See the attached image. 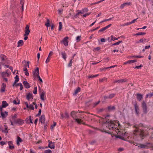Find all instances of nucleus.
<instances>
[{
  "label": "nucleus",
  "mask_w": 153,
  "mask_h": 153,
  "mask_svg": "<svg viewBox=\"0 0 153 153\" xmlns=\"http://www.w3.org/2000/svg\"><path fill=\"white\" fill-rule=\"evenodd\" d=\"M26 120H27V123L29 124L30 123H33V122L31 120V116L29 117V119H27Z\"/></svg>",
  "instance_id": "cd10ccee"
},
{
  "label": "nucleus",
  "mask_w": 153,
  "mask_h": 153,
  "mask_svg": "<svg viewBox=\"0 0 153 153\" xmlns=\"http://www.w3.org/2000/svg\"><path fill=\"white\" fill-rule=\"evenodd\" d=\"M8 105V104L5 101H3L2 102L1 106L4 108H5Z\"/></svg>",
  "instance_id": "6ab92c4d"
},
{
  "label": "nucleus",
  "mask_w": 153,
  "mask_h": 153,
  "mask_svg": "<svg viewBox=\"0 0 153 153\" xmlns=\"http://www.w3.org/2000/svg\"><path fill=\"white\" fill-rule=\"evenodd\" d=\"M13 103L14 104H20V101H19V100H18V102H17L16 101V100H14L13 101Z\"/></svg>",
  "instance_id": "864d4df0"
},
{
  "label": "nucleus",
  "mask_w": 153,
  "mask_h": 153,
  "mask_svg": "<svg viewBox=\"0 0 153 153\" xmlns=\"http://www.w3.org/2000/svg\"><path fill=\"white\" fill-rule=\"evenodd\" d=\"M20 3L22 5L21 7L22 8V11L23 12L24 10V0H20Z\"/></svg>",
  "instance_id": "7c9ffc66"
},
{
  "label": "nucleus",
  "mask_w": 153,
  "mask_h": 153,
  "mask_svg": "<svg viewBox=\"0 0 153 153\" xmlns=\"http://www.w3.org/2000/svg\"><path fill=\"white\" fill-rule=\"evenodd\" d=\"M79 13L78 12L73 16V19H76L78 16Z\"/></svg>",
  "instance_id": "e2e57ef3"
},
{
  "label": "nucleus",
  "mask_w": 153,
  "mask_h": 153,
  "mask_svg": "<svg viewBox=\"0 0 153 153\" xmlns=\"http://www.w3.org/2000/svg\"><path fill=\"white\" fill-rule=\"evenodd\" d=\"M0 57L1 58L2 61H4L5 60V59L6 58V56L3 54H1L0 56Z\"/></svg>",
  "instance_id": "bb28decb"
},
{
  "label": "nucleus",
  "mask_w": 153,
  "mask_h": 153,
  "mask_svg": "<svg viewBox=\"0 0 153 153\" xmlns=\"http://www.w3.org/2000/svg\"><path fill=\"white\" fill-rule=\"evenodd\" d=\"M33 96L32 94L28 93L27 96L26 98L28 100H30V99L33 98Z\"/></svg>",
  "instance_id": "f3484780"
},
{
  "label": "nucleus",
  "mask_w": 153,
  "mask_h": 153,
  "mask_svg": "<svg viewBox=\"0 0 153 153\" xmlns=\"http://www.w3.org/2000/svg\"><path fill=\"white\" fill-rule=\"evenodd\" d=\"M8 70H7L6 72H3L1 73V75L3 77L7 76H8L9 75V74L7 73V71Z\"/></svg>",
  "instance_id": "a878e982"
},
{
  "label": "nucleus",
  "mask_w": 153,
  "mask_h": 153,
  "mask_svg": "<svg viewBox=\"0 0 153 153\" xmlns=\"http://www.w3.org/2000/svg\"><path fill=\"white\" fill-rule=\"evenodd\" d=\"M1 114L2 119H4L7 116H6V115L3 112H1Z\"/></svg>",
  "instance_id": "58836bf2"
},
{
  "label": "nucleus",
  "mask_w": 153,
  "mask_h": 153,
  "mask_svg": "<svg viewBox=\"0 0 153 153\" xmlns=\"http://www.w3.org/2000/svg\"><path fill=\"white\" fill-rule=\"evenodd\" d=\"M7 142H4V141H1L0 142V144L2 146H3L4 145L6 144Z\"/></svg>",
  "instance_id": "6e6d98bb"
},
{
  "label": "nucleus",
  "mask_w": 153,
  "mask_h": 153,
  "mask_svg": "<svg viewBox=\"0 0 153 153\" xmlns=\"http://www.w3.org/2000/svg\"><path fill=\"white\" fill-rule=\"evenodd\" d=\"M143 65H140L139 66H136L134 67V68H137V69H140L141 67H143Z\"/></svg>",
  "instance_id": "bf43d9fd"
},
{
  "label": "nucleus",
  "mask_w": 153,
  "mask_h": 153,
  "mask_svg": "<svg viewBox=\"0 0 153 153\" xmlns=\"http://www.w3.org/2000/svg\"><path fill=\"white\" fill-rule=\"evenodd\" d=\"M23 83L26 88H28L30 87V84L27 82L24 81L23 82Z\"/></svg>",
  "instance_id": "dca6fc26"
},
{
  "label": "nucleus",
  "mask_w": 153,
  "mask_h": 153,
  "mask_svg": "<svg viewBox=\"0 0 153 153\" xmlns=\"http://www.w3.org/2000/svg\"><path fill=\"white\" fill-rule=\"evenodd\" d=\"M141 127L143 128H149V126L144 125L142 123H140L139 125H137V126H134V127L136 128L135 130L134 131L133 134L135 136L139 135L141 140H143L147 135H146L144 133V131L143 130H140L137 127Z\"/></svg>",
  "instance_id": "f257e3e1"
},
{
  "label": "nucleus",
  "mask_w": 153,
  "mask_h": 153,
  "mask_svg": "<svg viewBox=\"0 0 153 153\" xmlns=\"http://www.w3.org/2000/svg\"><path fill=\"white\" fill-rule=\"evenodd\" d=\"M17 114H15L13 116H12V120L14 122L16 120V118L17 117Z\"/></svg>",
  "instance_id": "a19ab883"
},
{
  "label": "nucleus",
  "mask_w": 153,
  "mask_h": 153,
  "mask_svg": "<svg viewBox=\"0 0 153 153\" xmlns=\"http://www.w3.org/2000/svg\"><path fill=\"white\" fill-rule=\"evenodd\" d=\"M37 77L38 78V79L39 80L40 82L41 83H42L43 81L42 79L40 78V76H39V75Z\"/></svg>",
  "instance_id": "69168bd1"
},
{
  "label": "nucleus",
  "mask_w": 153,
  "mask_h": 153,
  "mask_svg": "<svg viewBox=\"0 0 153 153\" xmlns=\"http://www.w3.org/2000/svg\"><path fill=\"white\" fill-rule=\"evenodd\" d=\"M81 36H78L76 37V39L77 42H79L80 40Z\"/></svg>",
  "instance_id": "052dcab7"
},
{
  "label": "nucleus",
  "mask_w": 153,
  "mask_h": 153,
  "mask_svg": "<svg viewBox=\"0 0 153 153\" xmlns=\"http://www.w3.org/2000/svg\"><path fill=\"white\" fill-rule=\"evenodd\" d=\"M137 61L136 60L134 59L133 60H128V62L129 64H131L132 63L136 62Z\"/></svg>",
  "instance_id": "3c124183"
},
{
  "label": "nucleus",
  "mask_w": 153,
  "mask_h": 153,
  "mask_svg": "<svg viewBox=\"0 0 153 153\" xmlns=\"http://www.w3.org/2000/svg\"><path fill=\"white\" fill-rule=\"evenodd\" d=\"M45 94V92L43 91L42 92L41 94H40V99L44 101L45 100L44 96Z\"/></svg>",
  "instance_id": "aec40b11"
},
{
  "label": "nucleus",
  "mask_w": 153,
  "mask_h": 153,
  "mask_svg": "<svg viewBox=\"0 0 153 153\" xmlns=\"http://www.w3.org/2000/svg\"><path fill=\"white\" fill-rule=\"evenodd\" d=\"M128 81V79H119L118 80H116L114 81L113 83H115L117 82L120 83H123V82H126Z\"/></svg>",
  "instance_id": "9d476101"
},
{
  "label": "nucleus",
  "mask_w": 153,
  "mask_h": 153,
  "mask_svg": "<svg viewBox=\"0 0 153 153\" xmlns=\"http://www.w3.org/2000/svg\"><path fill=\"white\" fill-rule=\"evenodd\" d=\"M115 95V94H110L108 96L109 97V99H112V98H113Z\"/></svg>",
  "instance_id": "79ce46f5"
},
{
  "label": "nucleus",
  "mask_w": 153,
  "mask_h": 153,
  "mask_svg": "<svg viewBox=\"0 0 153 153\" xmlns=\"http://www.w3.org/2000/svg\"><path fill=\"white\" fill-rule=\"evenodd\" d=\"M107 69H108V67L104 68H100V70L101 71H105Z\"/></svg>",
  "instance_id": "680f3d73"
},
{
  "label": "nucleus",
  "mask_w": 153,
  "mask_h": 153,
  "mask_svg": "<svg viewBox=\"0 0 153 153\" xmlns=\"http://www.w3.org/2000/svg\"><path fill=\"white\" fill-rule=\"evenodd\" d=\"M134 107L135 113L136 114L138 115L139 113V108L138 105H137V103L136 102L135 104H134Z\"/></svg>",
  "instance_id": "1a4fd4ad"
},
{
  "label": "nucleus",
  "mask_w": 153,
  "mask_h": 153,
  "mask_svg": "<svg viewBox=\"0 0 153 153\" xmlns=\"http://www.w3.org/2000/svg\"><path fill=\"white\" fill-rule=\"evenodd\" d=\"M114 136L117 138H119L123 140H126V139H125L123 137L121 136L120 135H114Z\"/></svg>",
  "instance_id": "5701e85b"
},
{
  "label": "nucleus",
  "mask_w": 153,
  "mask_h": 153,
  "mask_svg": "<svg viewBox=\"0 0 153 153\" xmlns=\"http://www.w3.org/2000/svg\"><path fill=\"white\" fill-rule=\"evenodd\" d=\"M62 28V24L61 22H59V30L60 31Z\"/></svg>",
  "instance_id": "e433bc0d"
},
{
  "label": "nucleus",
  "mask_w": 153,
  "mask_h": 153,
  "mask_svg": "<svg viewBox=\"0 0 153 153\" xmlns=\"http://www.w3.org/2000/svg\"><path fill=\"white\" fill-rule=\"evenodd\" d=\"M56 122H53V125H52L51 126V128L52 129H53V127L56 126Z\"/></svg>",
  "instance_id": "0e129e2a"
},
{
  "label": "nucleus",
  "mask_w": 153,
  "mask_h": 153,
  "mask_svg": "<svg viewBox=\"0 0 153 153\" xmlns=\"http://www.w3.org/2000/svg\"><path fill=\"white\" fill-rule=\"evenodd\" d=\"M6 87V84L4 83H3L1 86V88L0 91L1 93H3L5 91V89Z\"/></svg>",
  "instance_id": "2eb2a0df"
},
{
  "label": "nucleus",
  "mask_w": 153,
  "mask_h": 153,
  "mask_svg": "<svg viewBox=\"0 0 153 153\" xmlns=\"http://www.w3.org/2000/svg\"><path fill=\"white\" fill-rule=\"evenodd\" d=\"M61 53L62 57L65 60H66L67 58L66 54L65 53V52H61Z\"/></svg>",
  "instance_id": "393cba45"
},
{
  "label": "nucleus",
  "mask_w": 153,
  "mask_h": 153,
  "mask_svg": "<svg viewBox=\"0 0 153 153\" xmlns=\"http://www.w3.org/2000/svg\"><path fill=\"white\" fill-rule=\"evenodd\" d=\"M45 120V115H42L39 119V121L42 123H44Z\"/></svg>",
  "instance_id": "f8f14e48"
},
{
  "label": "nucleus",
  "mask_w": 153,
  "mask_h": 153,
  "mask_svg": "<svg viewBox=\"0 0 153 153\" xmlns=\"http://www.w3.org/2000/svg\"><path fill=\"white\" fill-rule=\"evenodd\" d=\"M104 110L105 111V108H101L99 109L98 110V112L100 113L103 112Z\"/></svg>",
  "instance_id": "a18cd8bd"
},
{
  "label": "nucleus",
  "mask_w": 153,
  "mask_h": 153,
  "mask_svg": "<svg viewBox=\"0 0 153 153\" xmlns=\"http://www.w3.org/2000/svg\"><path fill=\"white\" fill-rule=\"evenodd\" d=\"M22 141V139L19 137H17V144L18 145H19V143L20 142H21Z\"/></svg>",
  "instance_id": "c756f323"
},
{
  "label": "nucleus",
  "mask_w": 153,
  "mask_h": 153,
  "mask_svg": "<svg viewBox=\"0 0 153 153\" xmlns=\"http://www.w3.org/2000/svg\"><path fill=\"white\" fill-rule=\"evenodd\" d=\"M75 120L76 122L79 124H81L82 122H83V120L80 119L76 118L75 119Z\"/></svg>",
  "instance_id": "4be33fe9"
},
{
  "label": "nucleus",
  "mask_w": 153,
  "mask_h": 153,
  "mask_svg": "<svg viewBox=\"0 0 153 153\" xmlns=\"http://www.w3.org/2000/svg\"><path fill=\"white\" fill-rule=\"evenodd\" d=\"M138 147H140L143 148H146L147 147V146L146 145H144L143 144H139L136 145Z\"/></svg>",
  "instance_id": "412c9836"
},
{
  "label": "nucleus",
  "mask_w": 153,
  "mask_h": 153,
  "mask_svg": "<svg viewBox=\"0 0 153 153\" xmlns=\"http://www.w3.org/2000/svg\"><path fill=\"white\" fill-rule=\"evenodd\" d=\"M41 112H42L41 109H39V111L38 113L36 115V116L38 117V116H40L41 114Z\"/></svg>",
  "instance_id": "5fc2aeb1"
},
{
  "label": "nucleus",
  "mask_w": 153,
  "mask_h": 153,
  "mask_svg": "<svg viewBox=\"0 0 153 153\" xmlns=\"http://www.w3.org/2000/svg\"><path fill=\"white\" fill-rule=\"evenodd\" d=\"M81 88L79 87H78L75 90L74 92V94L76 95L77 94L78 92L80 91Z\"/></svg>",
  "instance_id": "c85d7f7f"
},
{
  "label": "nucleus",
  "mask_w": 153,
  "mask_h": 153,
  "mask_svg": "<svg viewBox=\"0 0 153 153\" xmlns=\"http://www.w3.org/2000/svg\"><path fill=\"white\" fill-rule=\"evenodd\" d=\"M15 81H16V82H18L19 80V76L17 75H16V76L15 77Z\"/></svg>",
  "instance_id": "c03bdc74"
},
{
  "label": "nucleus",
  "mask_w": 153,
  "mask_h": 153,
  "mask_svg": "<svg viewBox=\"0 0 153 153\" xmlns=\"http://www.w3.org/2000/svg\"><path fill=\"white\" fill-rule=\"evenodd\" d=\"M106 29H105V28L104 27L102 28L98 31V33L103 32Z\"/></svg>",
  "instance_id": "13d9d810"
},
{
  "label": "nucleus",
  "mask_w": 153,
  "mask_h": 153,
  "mask_svg": "<svg viewBox=\"0 0 153 153\" xmlns=\"http://www.w3.org/2000/svg\"><path fill=\"white\" fill-rule=\"evenodd\" d=\"M107 80V78L105 77H104L102 79H100L99 80V81L100 82H102L104 81H106Z\"/></svg>",
  "instance_id": "37998d69"
},
{
  "label": "nucleus",
  "mask_w": 153,
  "mask_h": 153,
  "mask_svg": "<svg viewBox=\"0 0 153 153\" xmlns=\"http://www.w3.org/2000/svg\"><path fill=\"white\" fill-rule=\"evenodd\" d=\"M73 59V57H72L71 59L70 60L69 63L68 64V66L69 67H71L72 65V61Z\"/></svg>",
  "instance_id": "c9c22d12"
},
{
  "label": "nucleus",
  "mask_w": 153,
  "mask_h": 153,
  "mask_svg": "<svg viewBox=\"0 0 153 153\" xmlns=\"http://www.w3.org/2000/svg\"><path fill=\"white\" fill-rule=\"evenodd\" d=\"M25 32L24 35H28L30 32V30L29 29V25H26L25 28Z\"/></svg>",
  "instance_id": "0eeeda50"
},
{
  "label": "nucleus",
  "mask_w": 153,
  "mask_h": 153,
  "mask_svg": "<svg viewBox=\"0 0 153 153\" xmlns=\"http://www.w3.org/2000/svg\"><path fill=\"white\" fill-rule=\"evenodd\" d=\"M68 37L66 36L61 41V42L63 43L65 46H67L68 45Z\"/></svg>",
  "instance_id": "423d86ee"
},
{
  "label": "nucleus",
  "mask_w": 153,
  "mask_h": 153,
  "mask_svg": "<svg viewBox=\"0 0 153 153\" xmlns=\"http://www.w3.org/2000/svg\"><path fill=\"white\" fill-rule=\"evenodd\" d=\"M111 40H113V41L118 40L120 38V37H118V38L113 37V35H112L111 36Z\"/></svg>",
  "instance_id": "49530a36"
},
{
  "label": "nucleus",
  "mask_w": 153,
  "mask_h": 153,
  "mask_svg": "<svg viewBox=\"0 0 153 153\" xmlns=\"http://www.w3.org/2000/svg\"><path fill=\"white\" fill-rule=\"evenodd\" d=\"M99 76V74H96L95 75H89L88 76V78H93L96 77H97Z\"/></svg>",
  "instance_id": "4c0bfd02"
},
{
  "label": "nucleus",
  "mask_w": 153,
  "mask_h": 153,
  "mask_svg": "<svg viewBox=\"0 0 153 153\" xmlns=\"http://www.w3.org/2000/svg\"><path fill=\"white\" fill-rule=\"evenodd\" d=\"M152 96H153V93H149L146 95V98L148 97L150 98Z\"/></svg>",
  "instance_id": "72a5a7b5"
},
{
  "label": "nucleus",
  "mask_w": 153,
  "mask_h": 153,
  "mask_svg": "<svg viewBox=\"0 0 153 153\" xmlns=\"http://www.w3.org/2000/svg\"><path fill=\"white\" fill-rule=\"evenodd\" d=\"M24 44L23 41L22 40H21L19 41L18 42V45H17L18 47H19L20 46H21L23 45Z\"/></svg>",
  "instance_id": "b1692460"
},
{
  "label": "nucleus",
  "mask_w": 153,
  "mask_h": 153,
  "mask_svg": "<svg viewBox=\"0 0 153 153\" xmlns=\"http://www.w3.org/2000/svg\"><path fill=\"white\" fill-rule=\"evenodd\" d=\"M145 42V41L144 40V39H141L140 40H139L138 41L136 42V43H139L140 42Z\"/></svg>",
  "instance_id": "09e8293b"
},
{
  "label": "nucleus",
  "mask_w": 153,
  "mask_h": 153,
  "mask_svg": "<svg viewBox=\"0 0 153 153\" xmlns=\"http://www.w3.org/2000/svg\"><path fill=\"white\" fill-rule=\"evenodd\" d=\"M100 26H99L94 29H92L91 30V31L92 32V31H94L95 30H96L98 29L99 28H100Z\"/></svg>",
  "instance_id": "774afa93"
},
{
  "label": "nucleus",
  "mask_w": 153,
  "mask_h": 153,
  "mask_svg": "<svg viewBox=\"0 0 153 153\" xmlns=\"http://www.w3.org/2000/svg\"><path fill=\"white\" fill-rule=\"evenodd\" d=\"M33 76L35 79L39 75V68L38 67L36 68L33 72Z\"/></svg>",
  "instance_id": "7ed1b4c3"
},
{
  "label": "nucleus",
  "mask_w": 153,
  "mask_h": 153,
  "mask_svg": "<svg viewBox=\"0 0 153 153\" xmlns=\"http://www.w3.org/2000/svg\"><path fill=\"white\" fill-rule=\"evenodd\" d=\"M122 43V41H118L117 42L115 43L112 45V46H113L114 45H119L120 43Z\"/></svg>",
  "instance_id": "ea45409f"
},
{
  "label": "nucleus",
  "mask_w": 153,
  "mask_h": 153,
  "mask_svg": "<svg viewBox=\"0 0 153 153\" xmlns=\"http://www.w3.org/2000/svg\"><path fill=\"white\" fill-rule=\"evenodd\" d=\"M48 142L49 143L48 146L45 147V149L48 148V147L50 148L51 149H54L55 148L54 143L53 142L51 141L48 140Z\"/></svg>",
  "instance_id": "20e7f679"
},
{
  "label": "nucleus",
  "mask_w": 153,
  "mask_h": 153,
  "mask_svg": "<svg viewBox=\"0 0 153 153\" xmlns=\"http://www.w3.org/2000/svg\"><path fill=\"white\" fill-rule=\"evenodd\" d=\"M14 123L19 125H22L24 123V120L20 119H18L16 120Z\"/></svg>",
  "instance_id": "9b49d317"
},
{
  "label": "nucleus",
  "mask_w": 153,
  "mask_h": 153,
  "mask_svg": "<svg viewBox=\"0 0 153 153\" xmlns=\"http://www.w3.org/2000/svg\"><path fill=\"white\" fill-rule=\"evenodd\" d=\"M22 62L23 64H25L24 65V67L26 68L27 67L28 68H29V62L28 61L24 60L22 61Z\"/></svg>",
  "instance_id": "a211bd4d"
},
{
  "label": "nucleus",
  "mask_w": 153,
  "mask_h": 153,
  "mask_svg": "<svg viewBox=\"0 0 153 153\" xmlns=\"http://www.w3.org/2000/svg\"><path fill=\"white\" fill-rule=\"evenodd\" d=\"M77 113V112L75 111H72L71 114V116L75 120L77 117L76 114Z\"/></svg>",
  "instance_id": "ddd939ff"
},
{
  "label": "nucleus",
  "mask_w": 153,
  "mask_h": 153,
  "mask_svg": "<svg viewBox=\"0 0 153 153\" xmlns=\"http://www.w3.org/2000/svg\"><path fill=\"white\" fill-rule=\"evenodd\" d=\"M44 153H52V151L50 149L45 150Z\"/></svg>",
  "instance_id": "4d7b16f0"
},
{
  "label": "nucleus",
  "mask_w": 153,
  "mask_h": 153,
  "mask_svg": "<svg viewBox=\"0 0 153 153\" xmlns=\"http://www.w3.org/2000/svg\"><path fill=\"white\" fill-rule=\"evenodd\" d=\"M146 33L144 32H139L136 34H134V36H139L141 35H144L146 34Z\"/></svg>",
  "instance_id": "f704fd0d"
},
{
  "label": "nucleus",
  "mask_w": 153,
  "mask_h": 153,
  "mask_svg": "<svg viewBox=\"0 0 153 153\" xmlns=\"http://www.w3.org/2000/svg\"><path fill=\"white\" fill-rule=\"evenodd\" d=\"M100 130L102 132H105L106 133H107L108 134H112V133L110 132H108L107 131V130H105L104 129H100Z\"/></svg>",
  "instance_id": "473e14b6"
},
{
  "label": "nucleus",
  "mask_w": 153,
  "mask_h": 153,
  "mask_svg": "<svg viewBox=\"0 0 153 153\" xmlns=\"http://www.w3.org/2000/svg\"><path fill=\"white\" fill-rule=\"evenodd\" d=\"M9 148L10 149H12L14 148V146L13 145H10L9 146Z\"/></svg>",
  "instance_id": "338daca9"
},
{
  "label": "nucleus",
  "mask_w": 153,
  "mask_h": 153,
  "mask_svg": "<svg viewBox=\"0 0 153 153\" xmlns=\"http://www.w3.org/2000/svg\"><path fill=\"white\" fill-rule=\"evenodd\" d=\"M113 122H111L110 123L108 124V128L110 130L114 129V126L115 124L114 123V121H113Z\"/></svg>",
  "instance_id": "6e6552de"
},
{
  "label": "nucleus",
  "mask_w": 153,
  "mask_h": 153,
  "mask_svg": "<svg viewBox=\"0 0 153 153\" xmlns=\"http://www.w3.org/2000/svg\"><path fill=\"white\" fill-rule=\"evenodd\" d=\"M29 109H30L32 110H33L34 109V108L33 105L30 104L29 105Z\"/></svg>",
  "instance_id": "8fccbe9b"
},
{
  "label": "nucleus",
  "mask_w": 153,
  "mask_h": 153,
  "mask_svg": "<svg viewBox=\"0 0 153 153\" xmlns=\"http://www.w3.org/2000/svg\"><path fill=\"white\" fill-rule=\"evenodd\" d=\"M4 126L5 130H4L2 131V132L5 133H7L8 132V130H7V126L6 125H5Z\"/></svg>",
  "instance_id": "2f4dec72"
},
{
  "label": "nucleus",
  "mask_w": 153,
  "mask_h": 153,
  "mask_svg": "<svg viewBox=\"0 0 153 153\" xmlns=\"http://www.w3.org/2000/svg\"><path fill=\"white\" fill-rule=\"evenodd\" d=\"M100 102V100H99L98 102H96L93 104V107H94L96 106L97 105H98Z\"/></svg>",
  "instance_id": "de8ad7c7"
},
{
  "label": "nucleus",
  "mask_w": 153,
  "mask_h": 153,
  "mask_svg": "<svg viewBox=\"0 0 153 153\" xmlns=\"http://www.w3.org/2000/svg\"><path fill=\"white\" fill-rule=\"evenodd\" d=\"M141 106L143 109V113L144 114H147V106L145 101H143L142 102Z\"/></svg>",
  "instance_id": "f03ea898"
},
{
  "label": "nucleus",
  "mask_w": 153,
  "mask_h": 153,
  "mask_svg": "<svg viewBox=\"0 0 153 153\" xmlns=\"http://www.w3.org/2000/svg\"><path fill=\"white\" fill-rule=\"evenodd\" d=\"M138 100L140 101L143 98V95L141 94L137 93L136 94Z\"/></svg>",
  "instance_id": "4468645a"
},
{
  "label": "nucleus",
  "mask_w": 153,
  "mask_h": 153,
  "mask_svg": "<svg viewBox=\"0 0 153 153\" xmlns=\"http://www.w3.org/2000/svg\"><path fill=\"white\" fill-rule=\"evenodd\" d=\"M115 107L114 106H112L111 105L105 108V111L106 112H110L115 110Z\"/></svg>",
  "instance_id": "39448f33"
},
{
  "label": "nucleus",
  "mask_w": 153,
  "mask_h": 153,
  "mask_svg": "<svg viewBox=\"0 0 153 153\" xmlns=\"http://www.w3.org/2000/svg\"><path fill=\"white\" fill-rule=\"evenodd\" d=\"M113 122L112 120H107L104 122V123L105 124H108V125L111 122Z\"/></svg>",
  "instance_id": "603ef678"
}]
</instances>
